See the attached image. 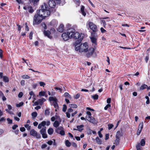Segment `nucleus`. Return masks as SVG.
<instances>
[{"label": "nucleus", "mask_w": 150, "mask_h": 150, "mask_svg": "<svg viewBox=\"0 0 150 150\" xmlns=\"http://www.w3.org/2000/svg\"><path fill=\"white\" fill-rule=\"evenodd\" d=\"M111 99L110 98H108L107 100V103H108V104L109 103H110L111 102Z\"/></svg>", "instance_id": "61"}, {"label": "nucleus", "mask_w": 150, "mask_h": 150, "mask_svg": "<svg viewBox=\"0 0 150 150\" xmlns=\"http://www.w3.org/2000/svg\"><path fill=\"white\" fill-rule=\"evenodd\" d=\"M22 60L23 61H24V62L27 64L28 65V60H25L23 58H22Z\"/></svg>", "instance_id": "62"}, {"label": "nucleus", "mask_w": 150, "mask_h": 150, "mask_svg": "<svg viewBox=\"0 0 150 150\" xmlns=\"http://www.w3.org/2000/svg\"><path fill=\"white\" fill-rule=\"evenodd\" d=\"M62 37L63 40L65 41H67L70 38L69 37L67 32V33H63L62 35Z\"/></svg>", "instance_id": "14"}, {"label": "nucleus", "mask_w": 150, "mask_h": 150, "mask_svg": "<svg viewBox=\"0 0 150 150\" xmlns=\"http://www.w3.org/2000/svg\"><path fill=\"white\" fill-rule=\"evenodd\" d=\"M25 81L23 80H22L21 81V83L22 86H23L25 85Z\"/></svg>", "instance_id": "60"}, {"label": "nucleus", "mask_w": 150, "mask_h": 150, "mask_svg": "<svg viewBox=\"0 0 150 150\" xmlns=\"http://www.w3.org/2000/svg\"><path fill=\"white\" fill-rule=\"evenodd\" d=\"M22 78L23 79H30V77L28 75H24L22 76Z\"/></svg>", "instance_id": "37"}, {"label": "nucleus", "mask_w": 150, "mask_h": 150, "mask_svg": "<svg viewBox=\"0 0 150 150\" xmlns=\"http://www.w3.org/2000/svg\"><path fill=\"white\" fill-rule=\"evenodd\" d=\"M41 25L42 26V27H43L44 28L46 29H47V27H46V24H45V23H41Z\"/></svg>", "instance_id": "47"}, {"label": "nucleus", "mask_w": 150, "mask_h": 150, "mask_svg": "<svg viewBox=\"0 0 150 150\" xmlns=\"http://www.w3.org/2000/svg\"><path fill=\"white\" fill-rule=\"evenodd\" d=\"M143 125H144V124H143V122H141L140 123V124H139L138 129H139L142 130V129L143 128Z\"/></svg>", "instance_id": "28"}, {"label": "nucleus", "mask_w": 150, "mask_h": 150, "mask_svg": "<svg viewBox=\"0 0 150 150\" xmlns=\"http://www.w3.org/2000/svg\"><path fill=\"white\" fill-rule=\"evenodd\" d=\"M75 31V29L73 28H70L68 30L67 32L68 34L69 37L70 38H72Z\"/></svg>", "instance_id": "9"}, {"label": "nucleus", "mask_w": 150, "mask_h": 150, "mask_svg": "<svg viewBox=\"0 0 150 150\" xmlns=\"http://www.w3.org/2000/svg\"><path fill=\"white\" fill-rule=\"evenodd\" d=\"M43 19V18L38 13L35 14L33 18V24L34 25L39 24L41 22Z\"/></svg>", "instance_id": "3"}, {"label": "nucleus", "mask_w": 150, "mask_h": 150, "mask_svg": "<svg viewBox=\"0 0 150 150\" xmlns=\"http://www.w3.org/2000/svg\"><path fill=\"white\" fill-rule=\"evenodd\" d=\"M6 105L8 108V109H6L5 110L10 114H12L13 112L10 111V110L12 109V106L9 104H7Z\"/></svg>", "instance_id": "18"}, {"label": "nucleus", "mask_w": 150, "mask_h": 150, "mask_svg": "<svg viewBox=\"0 0 150 150\" xmlns=\"http://www.w3.org/2000/svg\"><path fill=\"white\" fill-rule=\"evenodd\" d=\"M147 86L145 84H144L142 85L140 88V90H143L146 88Z\"/></svg>", "instance_id": "29"}, {"label": "nucleus", "mask_w": 150, "mask_h": 150, "mask_svg": "<svg viewBox=\"0 0 150 150\" xmlns=\"http://www.w3.org/2000/svg\"><path fill=\"white\" fill-rule=\"evenodd\" d=\"M59 133L60 134L62 135H64L65 134V132L63 129L60 131L59 132Z\"/></svg>", "instance_id": "44"}, {"label": "nucleus", "mask_w": 150, "mask_h": 150, "mask_svg": "<svg viewBox=\"0 0 150 150\" xmlns=\"http://www.w3.org/2000/svg\"><path fill=\"white\" fill-rule=\"evenodd\" d=\"M40 132L42 134V137L43 138H45L47 137V134H46V127H44L40 130Z\"/></svg>", "instance_id": "10"}, {"label": "nucleus", "mask_w": 150, "mask_h": 150, "mask_svg": "<svg viewBox=\"0 0 150 150\" xmlns=\"http://www.w3.org/2000/svg\"><path fill=\"white\" fill-rule=\"evenodd\" d=\"M96 141L97 143L98 144H102V142L101 140L98 138V137H97L96 139Z\"/></svg>", "instance_id": "25"}, {"label": "nucleus", "mask_w": 150, "mask_h": 150, "mask_svg": "<svg viewBox=\"0 0 150 150\" xmlns=\"http://www.w3.org/2000/svg\"><path fill=\"white\" fill-rule=\"evenodd\" d=\"M80 97L79 94H76L75 96H74L75 99H78Z\"/></svg>", "instance_id": "56"}, {"label": "nucleus", "mask_w": 150, "mask_h": 150, "mask_svg": "<svg viewBox=\"0 0 150 150\" xmlns=\"http://www.w3.org/2000/svg\"><path fill=\"white\" fill-rule=\"evenodd\" d=\"M91 41L93 44H94L95 45H97V39H96L93 37H91L90 38Z\"/></svg>", "instance_id": "20"}, {"label": "nucleus", "mask_w": 150, "mask_h": 150, "mask_svg": "<svg viewBox=\"0 0 150 150\" xmlns=\"http://www.w3.org/2000/svg\"><path fill=\"white\" fill-rule=\"evenodd\" d=\"M86 118L88 121L93 124H96L98 123V120L92 116L91 117H86Z\"/></svg>", "instance_id": "7"}, {"label": "nucleus", "mask_w": 150, "mask_h": 150, "mask_svg": "<svg viewBox=\"0 0 150 150\" xmlns=\"http://www.w3.org/2000/svg\"><path fill=\"white\" fill-rule=\"evenodd\" d=\"M18 127V126L17 125H15L13 126L12 128L13 129H15Z\"/></svg>", "instance_id": "57"}, {"label": "nucleus", "mask_w": 150, "mask_h": 150, "mask_svg": "<svg viewBox=\"0 0 150 150\" xmlns=\"http://www.w3.org/2000/svg\"><path fill=\"white\" fill-rule=\"evenodd\" d=\"M58 116L57 115H55V117H52L51 118V120L53 122L55 121L56 119H57Z\"/></svg>", "instance_id": "33"}, {"label": "nucleus", "mask_w": 150, "mask_h": 150, "mask_svg": "<svg viewBox=\"0 0 150 150\" xmlns=\"http://www.w3.org/2000/svg\"><path fill=\"white\" fill-rule=\"evenodd\" d=\"M27 10L30 13H32L34 11L32 7L31 6L27 7Z\"/></svg>", "instance_id": "27"}, {"label": "nucleus", "mask_w": 150, "mask_h": 150, "mask_svg": "<svg viewBox=\"0 0 150 150\" xmlns=\"http://www.w3.org/2000/svg\"><path fill=\"white\" fill-rule=\"evenodd\" d=\"M74 2L76 3H77V4L79 6L80 4V0H74Z\"/></svg>", "instance_id": "53"}, {"label": "nucleus", "mask_w": 150, "mask_h": 150, "mask_svg": "<svg viewBox=\"0 0 150 150\" xmlns=\"http://www.w3.org/2000/svg\"><path fill=\"white\" fill-rule=\"evenodd\" d=\"M101 24L103 23V26H104V27H105L106 25V23H105V20H102L101 21Z\"/></svg>", "instance_id": "42"}, {"label": "nucleus", "mask_w": 150, "mask_h": 150, "mask_svg": "<svg viewBox=\"0 0 150 150\" xmlns=\"http://www.w3.org/2000/svg\"><path fill=\"white\" fill-rule=\"evenodd\" d=\"M25 129L24 127H21L20 128V130L22 132H23L25 131Z\"/></svg>", "instance_id": "58"}, {"label": "nucleus", "mask_w": 150, "mask_h": 150, "mask_svg": "<svg viewBox=\"0 0 150 150\" xmlns=\"http://www.w3.org/2000/svg\"><path fill=\"white\" fill-rule=\"evenodd\" d=\"M88 25L90 28L94 32H96L97 31V26L94 23L91 22H88Z\"/></svg>", "instance_id": "5"}, {"label": "nucleus", "mask_w": 150, "mask_h": 150, "mask_svg": "<svg viewBox=\"0 0 150 150\" xmlns=\"http://www.w3.org/2000/svg\"><path fill=\"white\" fill-rule=\"evenodd\" d=\"M67 109V106L65 104H64L63 105V107L62 108V111L64 112H65L66 111Z\"/></svg>", "instance_id": "35"}, {"label": "nucleus", "mask_w": 150, "mask_h": 150, "mask_svg": "<svg viewBox=\"0 0 150 150\" xmlns=\"http://www.w3.org/2000/svg\"><path fill=\"white\" fill-rule=\"evenodd\" d=\"M111 107L110 105L109 104H108L105 107H104V109L105 110H107V109L109 108H110Z\"/></svg>", "instance_id": "45"}, {"label": "nucleus", "mask_w": 150, "mask_h": 150, "mask_svg": "<svg viewBox=\"0 0 150 150\" xmlns=\"http://www.w3.org/2000/svg\"><path fill=\"white\" fill-rule=\"evenodd\" d=\"M58 30L60 32H62L64 30V26L63 24H61L58 28Z\"/></svg>", "instance_id": "19"}, {"label": "nucleus", "mask_w": 150, "mask_h": 150, "mask_svg": "<svg viewBox=\"0 0 150 150\" xmlns=\"http://www.w3.org/2000/svg\"><path fill=\"white\" fill-rule=\"evenodd\" d=\"M60 123V121L59 122L58 121H55L53 123V126L55 127H58Z\"/></svg>", "instance_id": "21"}, {"label": "nucleus", "mask_w": 150, "mask_h": 150, "mask_svg": "<svg viewBox=\"0 0 150 150\" xmlns=\"http://www.w3.org/2000/svg\"><path fill=\"white\" fill-rule=\"evenodd\" d=\"M49 99L50 101H53V103H54V105L55 107L58 106L57 103V100L55 97L51 96L49 98Z\"/></svg>", "instance_id": "11"}, {"label": "nucleus", "mask_w": 150, "mask_h": 150, "mask_svg": "<svg viewBox=\"0 0 150 150\" xmlns=\"http://www.w3.org/2000/svg\"><path fill=\"white\" fill-rule=\"evenodd\" d=\"M100 30L101 31V32L102 33H104L106 31V30H105L103 28H101L100 29Z\"/></svg>", "instance_id": "55"}, {"label": "nucleus", "mask_w": 150, "mask_h": 150, "mask_svg": "<svg viewBox=\"0 0 150 150\" xmlns=\"http://www.w3.org/2000/svg\"><path fill=\"white\" fill-rule=\"evenodd\" d=\"M145 98L147 99L146 103L147 104H149V97L148 96H146Z\"/></svg>", "instance_id": "43"}, {"label": "nucleus", "mask_w": 150, "mask_h": 150, "mask_svg": "<svg viewBox=\"0 0 150 150\" xmlns=\"http://www.w3.org/2000/svg\"><path fill=\"white\" fill-rule=\"evenodd\" d=\"M84 35L82 33L80 34L77 32H75L74 33L72 38H73L75 40H78V41H76V42H81L83 40L84 37Z\"/></svg>", "instance_id": "4"}, {"label": "nucleus", "mask_w": 150, "mask_h": 150, "mask_svg": "<svg viewBox=\"0 0 150 150\" xmlns=\"http://www.w3.org/2000/svg\"><path fill=\"white\" fill-rule=\"evenodd\" d=\"M23 104V102H21L18 104H16V106L17 107H19L22 106Z\"/></svg>", "instance_id": "36"}, {"label": "nucleus", "mask_w": 150, "mask_h": 150, "mask_svg": "<svg viewBox=\"0 0 150 150\" xmlns=\"http://www.w3.org/2000/svg\"><path fill=\"white\" fill-rule=\"evenodd\" d=\"M63 129V128L62 127L60 126L56 129L55 132L57 133H59L60 131Z\"/></svg>", "instance_id": "23"}, {"label": "nucleus", "mask_w": 150, "mask_h": 150, "mask_svg": "<svg viewBox=\"0 0 150 150\" xmlns=\"http://www.w3.org/2000/svg\"><path fill=\"white\" fill-rule=\"evenodd\" d=\"M33 33L32 32H31L29 35V38L30 40H32V39Z\"/></svg>", "instance_id": "52"}, {"label": "nucleus", "mask_w": 150, "mask_h": 150, "mask_svg": "<svg viewBox=\"0 0 150 150\" xmlns=\"http://www.w3.org/2000/svg\"><path fill=\"white\" fill-rule=\"evenodd\" d=\"M47 146V145L46 144H43L41 146L42 149H44Z\"/></svg>", "instance_id": "64"}, {"label": "nucleus", "mask_w": 150, "mask_h": 150, "mask_svg": "<svg viewBox=\"0 0 150 150\" xmlns=\"http://www.w3.org/2000/svg\"><path fill=\"white\" fill-rule=\"evenodd\" d=\"M98 135L100 138H102L103 137V135L101 134V132L100 131H98Z\"/></svg>", "instance_id": "63"}, {"label": "nucleus", "mask_w": 150, "mask_h": 150, "mask_svg": "<svg viewBox=\"0 0 150 150\" xmlns=\"http://www.w3.org/2000/svg\"><path fill=\"white\" fill-rule=\"evenodd\" d=\"M120 132H117V134L116 136V139L115 141V142L114 143L116 145H118L120 142Z\"/></svg>", "instance_id": "13"}, {"label": "nucleus", "mask_w": 150, "mask_h": 150, "mask_svg": "<svg viewBox=\"0 0 150 150\" xmlns=\"http://www.w3.org/2000/svg\"><path fill=\"white\" fill-rule=\"evenodd\" d=\"M54 88L56 91H58V92L60 93H64V91H65V88L64 87H54Z\"/></svg>", "instance_id": "12"}, {"label": "nucleus", "mask_w": 150, "mask_h": 150, "mask_svg": "<svg viewBox=\"0 0 150 150\" xmlns=\"http://www.w3.org/2000/svg\"><path fill=\"white\" fill-rule=\"evenodd\" d=\"M140 143L142 146H144L145 144V141L144 140V139H142Z\"/></svg>", "instance_id": "38"}, {"label": "nucleus", "mask_w": 150, "mask_h": 150, "mask_svg": "<svg viewBox=\"0 0 150 150\" xmlns=\"http://www.w3.org/2000/svg\"><path fill=\"white\" fill-rule=\"evenodd\" d=\"M37 86V84L35 83H33L32 85V86L33 88H35Z\"/></svg>", "instance_id": "50"}, {"label": "nucleus", "mask_w": 150, "mask_h": 150, "mask_svg": "<svg viewBox=\"0 0 150 150\" xmlns=\"http://www.w3.org/2000/svg\"><path fill=\"white\" fill-rule=\"evenodd\" d=\"M37 113L36 112H34L32 113V116L34 117V118L36 117L37 116Z\"/></svg>", "instance_id": "34"}, {"label": "nucleus", "mask_w": 150, "mask_h": 150, "mask_svg": "<svg viewBox=\"0 0 150 150\" xmlns=\"http://www.w3.org/2000/svg\"><path fill=\"white\" fill-rule=\"evenodd\" d=\"M48 133L50 135L52 134L54 132L53 129L52 128H50L48 130Z\"/></svg>", "instance_id": "24"}, {"label": "nucleus", "mask_w": 150, "mask_h": 150, "mask_svg": "<svg viewBox=\"0 0 150 150\" xmlns=\"http://www.w3.org/2000/svg\"><path fill=\"white\" fill-rule=\"evenodd\" d=\"M39 0H30L34 4H36Z\"/></svg>", "instance_id": "49"}, {"label": "nucleus", "mask_w": 150, "mask_h": 150, "mask_svg": "<svg viewBox=\"0 0 150 150\" xmlns=\"http://www.w3.org/2000/svg\"><path fill=\"white\" fill-rule=\"evenodd\" d=\"M91 97L94 100H97L98 98V96L97 94H95L91 96Z\"/></svg>", "instance_id": "32"}, {"label": "nucleus", "mask_w": 150, "mask_h": 150, "mask_svg": "<svg viewBox=\"0 0 150 150\" xmlns=\"http://www.w3.org/2000/svg\"><path fill=\"white\" fill-rule=\"evenodd\" d=\"M31 135L35 137H36L37 138H39L40 137V135L37 133V132L34 129H32L30 132Z\"/></svg>", "instance_id": "8"}, {"label": "nucleus", "mask_w": 150, "mask_h": 150, "mask_svg": "<svg viewBox=\"0 0 150 150\" xmlns=\"http://www.w3.org/2000/svg\"><path fill=\"white\" fill-rule=\"evenodd\" d=\"M84 125H78L76 126L77 129L74 128V130H78L80 132H81L83 129Z\"/></svg>", "instance_id": "16"}, {"label": "nucleus", "mask_w": 150, "mask_h": 150, "mask_svg": "<svg viewBox=\"0 0 150 150\" xmlns=\"http://www.w3.org/2000/svg\"><path fill=\"white\" fill-rule=\"evenodd\" d=\"M65 144L66 146L67 147L70 146L71 145L70 142L68 140H67L66 141Z\"/></svg>", "instance_id": "30"}, {"label": "nucleus", "mask_w": 150, "mask_h": 150, "mask_svg": "<svg viewBox=\"0 0 150 150\" xmlns=\"http://www.w3.org/2000/svg\"><path fill=\"white\" fill-rule=\"evenodd\" d=\"M136 148L137 150H141V146L140 144L139 143L136 146Z\"/></svg>", "instance_id": "41"}, {"label": "nucleus", "mask_w": 150, "mask_h": 150, "mask_svg": "<svg viewBox=\"0 0 150 150\" xmlns=\"http://www.w3.org/2000/svg\"><path fill=\"white\" fill-rule=\"evenodd\" d=\"M50 7L51 8H54L56 6V3L53 0H50L48 2Z\"/></svg>", "instance_id": "15"}, {"label": "nucleus", "mask_w": 150, "mask_h": 150, "mask_svg": "<svg viewBox=\"0 0 150 150\" xmlns=\"http://www.w3.org/2000/svg\"><path fill=\"white\" fill-rule=\"evenodd\" d=\"M7 120L8 121V123L11 124L12 123V120L10 119L9 118L7 119Z\"/></svg>", "instance_id": "54"}, {"label": "nucleus", "mask_w": 150, "mask_h": 150, "mask_svg": "<svg viewBox=\"0 0 150 150\" xmlns=\"http://www.w3.org/2000/svg\"><path fill=\"white\" fill-rule=\"evenodd\" d=\"M39 84L41 86H42L44 87L45 85V83L42 81H40L39 82Z\"/></svg>", "instance_id": "39"}, {"label": "nucleus", "mask_w": 150, "mask_h": 150, "mask_svg": "<svg viewBox=\"0 0 150 150\" xmlns=\"http://www.w3.org/2000/svg\"><path fill=\"white\" fill-rule=\"evenodd\" d=\"M80 43L81 42H79L74 43L75 50L76 51H79L80 52L85 53L86 57L88 58L91 56L94 52V48L92 47L88 49V44L87 42H85L81 44Z\"/></svg>", "instance_id": "1"}, {"label": "nucleus", "mask_w": 150, "mask_h": 150, "mask_svg": "<svg viewBox=\"0 0 150 150\" xmlns=\"http://www.w3.org/2000/svg\"><path fill=\"white\" fill-rule=\"evenodd\" d=\"M69 107L70 108H76L77 107V105L76 104H70L69 105Z\"/></svg>", "instance_id": "31"}, {"label": "nucleus", "mask_w": 150, "mask_h": 150, "mask_svg": "<svg viewBox=\"0 0 150 150\" xmlns=\"http://www.w3.org/2000/svg\"><path fill=\"white\" fill-rule=\"evenodd\" d=\"M50 124V122L49 121H43L40 123L38 126V128L39 129H41L42 127H44L45 125L48 126Z\"/></svg>", "instance_id": "6"}, {"label": "nucleus", "mask_w": 150, "mask_h": 150, "mask_svg": "<svg viewBox=\"0 0 150 150\" xmlns=\"http://www.w3.org/2000/svg\"><path fill=\"white\" fill-rule=\"evenodd\" d=\"M73 109L71 108H70L68 109L67 112H68V113H70L72 112H73Z\"/></svg>", "instance_id": "59"}, {"label": "nucleus", "mask_w": 150, "mask_h": 150, "mask_svg": "<svg viewBox=\"0 0 150 150\" xmlns=\"http://www.w3.org/2000/svg\"><path fill=\"white\" fill-rule=\"evenodd\" d=\"M44 33L45 36L49 38L50 39H52V37L51 35H50L51 33L49 31L44 30Z\"/></svg>", "instance_id": "17"}, {"label": "nucleus", "mask_w": 150, "mask_h": 150, "mask_svg": "<svg viewBox=\"0 0 150 150\" xmlns=\"http://www.w3.org/2000/svg\"><path fill=\"white\" fill-rule=\"evenodd\" d=\"M3 81L5 82H8L9 81V79L8 77L6 76L3 77Z\"/></svg>", "instance_id": "26"}, {"label": "nucleus", "mask_w": 150, "mask_h": 150, "mask_svg": "<svg viewBox=\"0 0 150 150\" xmlns=\"http://www.w3.org/2000/svg\"><path fill=\"white\" fill-rule=\"evenodd\" d=\"M25 128H27V129L28 130H29L30 128V126L28 124H26L25 125Z\"/></svg>", "instance_id": "46"}, {"label": "nucleus", "mask_w": 150, "mask_h": 150, "mask_svg": "<svg viewBox=\"0 0 150 150\" xmlns=\"http://www.w3.org/2000/svg\"><path fill=\"white\" fill-rule=\"evenodd\" d=\"M84 6H82L81 8V13H82V15L84 16H85L86 15V13L84 11Z\"/></svg>", "instance_id": "22"}, {"label": "nucleus", "mask_w": 150, "mask_h": 150, "mask_svg": "<svg viewBox=\"0 0 150 150\" xmlns=\"http://www.w3.org/2000/svg\"><path fill=\"white\" fill-rule=\"evenodd\" d=\"M50 112L49 110L46 109L45 110V114L46 115H48L50 114Z\"/></svg>", "instance_id": "40"}, {"label": "nucleus", "mask_w": 150, "mask_h": 150, "mask_svg": "<svg viewBox=\"0 0 150 150\" xmlns=\"http://www.w3.org/2000/svg\"><path fill=\"white\" fill-rule=\"evenodd\" d=\"M108 129L110 130L112 128L113 125L112 124H110L108 125Z\"/></svg>", "instance_id": "48"}, {"label": "nucleus", "mask_w": 150, "mask_h": 150, "mask_svg": "<svg viewBox=\"0 0 150 150\" xmlns=\"http://www.w3.org/2000/svg\"><path fill=\"white\" fill-rule=\"evenodd\" d=\"M86 114L88 115V116H87L86 117H92L91 116V112H89V111H87L86 112Z\"/></svg>", "instance_id": "51"}, {"label": "nucleus", "mask_w": 150, "mask_h": 150, "mask_svg": "<svg viewBox=\"0 0 150 150\" xmlns=\"http://www.w3.org/2000/svg\"><path fill=\"white\" fill-rule=\"evenodd\" d=\"M37 12L43 18L48 17L50 14L49 8L45 4H44L41 6L40 9L38 10Z\"/></svg>", "instance_id": "2"}]
</instances>
